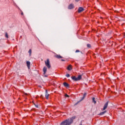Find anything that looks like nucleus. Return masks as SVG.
I'll return each instance as SVG.
<instances>
[{
    "instance_id": "24",
    "label": "nucleus",
    "mask_w": 125,
    "mask_h": 125,
    "mask_svg": "<svg viewBox=\"0 0 125 125\" xmlns=\"http://www.w3.org/2000/svg\"><path fill=\"white\" fill-rule=\"evenodd\" d=\"M21 15H24V13H23V12L21 13Z\"/></svg>"
},
{
    "instance_id": "5",
    "label": "nucleus",
    "mask_w": 125,
    "mask_h": 125,
    "mask_svg": "<svg viewBox=\"0 0 125 125\" xmlns=\"http://www.w3.org/2000/svg\"><path fill=\"white\" fill-rule=\"evenodd\" d=\"M84 11V9L83 8L80 7L78 8V12L79 13H81V12H83V11Z\"/></svg>"
},
{
    "instance_id": "7",
    "label": "nucleus",
    "mask_w": 125,
    "mask_h": 125,
    "mask_svg": "<svg viewBox=\"0 0 125 125\" xmlns=\"http://www.w3.org/2000/svg\"><path fill=\"white\" fill-rule=\"evenodd\" d=\"M45 97H46V100H48L49 94L47 93V90L45 91Z\"/></svg>"
},
{
    "instance_id": "23",
    "label": "nucleus",
    "mask_w": 125,
    "mask_h": 125,
    "mask_svg": "<svg viewBox=\"0 0 125 125\" xmlns=\"http://www.w3.org/2000/svg\"><path fill=\"white\" fill-rule=\"evenodd\" d=\"M76 52H80V50H76Z\"/></svg>"
},
{
    "instance_id": "9",
    "label": "nucleus",
    "mask_w": 125,
    "mask_h": 125,
    "mask_svg": "<svg viewBox=\"0 0 125 125\" xmlns=\"http://www.w3.org/2000/svg\"><path fill=\"white\" fill-rule=\"evenodd\" d=\"M73 69V68L72 67V65L69 64L68 67H67V69L68 71H71L72 69Z\"/></svg>"
},
{
    "instance_id": "4",
    "label": "nucleus",
    "mask_w": 125,
    "mask_h": 125,
    "mask_svg": "<svg viewBox=\"0 0 125 125\" xmlns=\"http://www.w3.org/2000/svg\"><path fill=\"white\" fill-rule=\"evenodd\" d=\"M54 57L55 58H57L58 59H61L63 58V57L61 56L60 55L55 54L54 55Z\"/></svg>"
},
{
    "instance_id": "14",
    "label": "nucleus",
    "mask_w": 125,
    "mask_h": 125,
    "mask_svg": "<svg viewBox=\"0 0 125 125\" xmlns=\"http://www.w3.org/2000/svg\"><path fill=\"white\" fill-rule=\"evenodd\" d=\"M72 81H73V82H77V81H78L81 80L80 79H72Z\"/></svg>"
},
{
    "instance_id": "27",
    "label": "nucleus",
    "mask_w": 125,
    "mask_h": 125,
    "mask_svg": "<svg viewBox=\"0 0 125 125\" xmlns=\"http://www.w3.org/2000/svg\"><path fill=\"white\" fill-rule=\"evenodd\" d=\"M24 94H25V95H28V94L27 93H24Z\"/></svg>"
},
{
    "instance_id": "2",
    "label": "nucleus",
    "mask_w": 125,
    "mask_h": 125,
    "mask_svg": "<svg viewBox=\"0 0 125 125\" xmlns=\"http://www.w3.org/2000/svg\"><path fill=\"white\" fill-rule=\"evenodd\" d=\"M45 64L46 67L48 68V69H50V67H51V66L50 65V62H49V59H47L46 60V61H45Z\"/></svg>"
},
{
    "instance_id": "30",
    "label": "nucleus",
    "mask_w": 125,
    "mask_h": 125,
    "mask_svg": "<svg viewBox=\"0 0 125 125\" xmlns=\"http://www.w3.org/2000/svg\"><path fill=\"white\" fill-rule=\"evenodd\" d=\"M40 88H42V86H39Z\"/></svg>"
},
{
    "instance_id": "11",
    "label": "nucleus",
    "mask_w": 125,
    "mask_h": 125,
    "mask_svg": "<svg viewBox=\"0 0 125 125\" xmlns=\"http://www.w3.org/2000/svg\"><path fill=\"white\" fill-rule=\"evenodd\" d=\"M27 66L28 68V69H30V65H31V62H26Z\"/></svg>"
},
{
    "instance_id": "1",
    "label": "nucleus",
    "mask_w": 125,
    "mask_h": 125,
    "mask_svg": "<svg viewBox=\"0 0 125 125\" xmlns=\"http://www.w3.org/2000/svg\"><path fill=\"white\" fill-rule=\"evenodd\" d=\"M75 119V116L72 117L70 119H68L61 123V125H70L73 123V120Z\"/></svg>"
},
{
    "instance_id": "18",
    "label": "nucleus",
    "mask_w": 125,
    "mask_h": 125,
    "mask_svg": "<svg viewBox=\"0 0 125 125\" xmlns=\"http://www.w3.org/2000/svg\"><path fill=\"white\" fill-rule=\"evenodd\" d=\"M92 103H93L94 104H96V102L95 101V98H92Z\"/></svg>"
},
{
    "instance_id": "16",
    "label": "nucleus",
    "mask_w": 125,
    "mask_h": 125,
    "mask_svg": "<svg viewBox=\"0 0 125 125\" xmlns=\"http://www.w3.org/2000/svg\"><path fill=\"white\" fill-rule=\"evenodd\" d=\"M28 53H29V56H31L32 55V49H29Z\"/></svg>"
},
{
    "instance_id": "8",
    "label": "nucleus",
    "mask_w": 125,
    "mask_h": 125,
    "mask_svg": "<svg viewBox=\"0 0 125 125\" xmlns=\"http://www.w3.org/2000/svg\"><path fill=\"white\" fill-rule=\"evenodd\" d=\"M108 102H107L106 103L104 104V106L103 107V111H104L106 109L107 107L108 106Z\"/></svg>"
},
{
    "instance_id": "17",
    "label": "nucleus",
    "mask_w": 125,
    "mask_h": 125,
    "mask_svg": "<svg viewBox=\"0 0 125 125\" xmlns=\"http://www.w3.org/2000/svg\"><path fill=\"white\" fill-rule=\"evenodd\" d=\"M5 38H6V39H8V34L7 33V32L5 33Z\"/></svg>"
},
{
    "instance_id": "19",
    "label": "nucleus",
    "mask_w": 125,
    "mask_h": 125,
    "mask_svg": "<svg viewBox=\"0 0 125 125\" xmlns=\"http://www.w3.org/2000/svg\"><path fill=\"white\" fill-rule=\"evenodd\" d=\"M87 47H89V48L91 47V45H90V44H87Z\"/></svg>"
},
{
    "instance_id": "3",
    "label": "nucleus",
    "mask_w": 125,
    "mask_h": 125,
    "mask_svg": "<svg viewBox=\"0 0 125 125\" xmlns=\"http://www.w3.org/2000/svg\"><path fill=\"white\" fill-rule=\"evenodd\" d=\"M86 96V93H85L83 94V97L82 99H81V100H80V101L77 102V103H76V104H75V105H77V104H78L79 103H80L81 101H82L83 100V99L85 98V96Z\"/></svg>"
},
{
    "instance_id": "6",
    "label": "nucleus",
    "mask_w": 125,
    "mask_h": 125,
    "mask_svg": "<svg viewBox=\"0 0 125 125\" xmlns=\"http://www.w3.org/2000/svg\"><path fill=\"white\" fill-rule=\"evenodd\" d=\"M75 7L74 4H70L68 5V9H73Z\"/></svg>"
},
{
    "instance_id": "13",
    "label": "nucleus",
    "mask_w": 125,
    "mask_h": 125,
    "mask_svg": "<svg viewBox=\"0 0 125 125\" xmlns=\"http://www.w3.org/2000/svg\"><path fill=\"white\" fill-rule=\"evenodd\" d=\"M63 85H64V87H69V84H68L66 82L63 83Z\"/></svg>"
},
{
    "instance_id": "10",
    "label": "nucleus",
    "mask_w": 125,
    "mask_h": 125,
    "mask_svg": "<svg viewBox=\"0 0 125 125\" xmlns=\"http://www.w3.org/2000/svg\"><path fill=\"white\" fill-rule=\"evenodd\" d=\"M82 79V75H79L78 78H76V76L71 77V79Z\"/></svg>"
},
{
    "instance_id": "12",
    "label": "nucleus",
    "mask_w": 125,
    "mask_h": 125,
    "mask_svg": "<svg viewBox=\"0 0 125 125\" xmlns=\"http://www.w3.org/2000/svg\"><path fill=\"white\" fill-rule=\"evenodd\" d=\"M47 70V68H46V67H44V68H43V71L44 74H45V73H46Z\"/></svg>"
},
{
    "instance_id": "15",
    "label": "nucleus",
    "mask_w": 125,
    "mask_h": 125,
    "mask_svg": "<svg viewBox=\"0 0 125 125\" xmlns=\"http://www.w3.org/2000/svg\"><path fill=\"white\" fill-rule=\"evenodd\" d=\"M106 113V111H104L103 112H102L101 113H100V115H104L105 113Z\"/></svg>"
},
{
    "instance_id": "26",
    "label": "nucleus",
    "mask_w": 125,
    "mask_h": 125,
    "mask_svg": "<svg viewBox=\"0 0 125 125\" xmlns=\"http://www.w3.org/2000/svg\"><path fill=\"white\" fill-rule=\"evenodd\" d=\"M61 61H65V60H63V59H62V60H61Z\"/></svg>"
},
{
    "instance_id": "21",
    "label": "nucleus",
    "mask_w": 125,
    "mask_h": 125,
    "mask_svg": "<svg viewBox=\"0 0 125 125\" xmlns=\"http://www.w3.org/2000/svg\"><path fill=\"white\" fill-rule=\"evenodd\" d=\"M34 106H35V107H36V108H38V104H34Z\"/></svg>"
},
{
    "instance_id": "25",
    "label": "nucleus",
    "mask_w": 125,
    "mask_h": 125,
    "mask_svg": "<svg viewBox=\"0 0 125 125\" xmlns=\"http://www.w3.org/2000/svg\"><path fill=\"white\" fill-rule=\"evenodd\" d=\"M80 125H82V122H80Z\"/></svg>"
},
{
    "instance_id": "28",
    "label": "nucleus",
    "mask_w": 125,
    "mask_h": 125,
    "mask_svg": "<svg viewBox=\"0 0 125 125\" xmlns=\"http://www.w3.org/2000/svg\"><path fill=\"white\" fill-rule=\"evenodd\" d=\"M76 1H79L80 0H75Z\"/></svg>"
},
{
    "instance_id": "29",
    "label": "nucleus",
    "mask_w": 125,
    "mask_h": 125,
    "mask_svg": "<svg viewBox=\"0 0 125 125\" xmlns=\"http://www.w3.org/2000/svg\"><path fill=\"white\" fill-rule=\"evenodd\" d=\"M124 36L125 37V33H124Z\"/></svg>"
},
{
    "instance_id": "20",
    "label": "nucleus",
    "mask_w": 125,
    "mask_h": 125,
    "mask_svg": "<svg viewBox=\"0 0 125 125\" xmlns=\"http://www.w3.org/2000/svg\"><path fill=\"white\" fill-rule=\"evenodd\" d=\"M65 76H66V77L67 78H69V77H70V74H67Z\"/></svg>"
},
{
    "instance_id": "22",
    "label": "nucleus",
    "mask_w": 125,
    "mask_h": 125,
    "mask_svg": "<svg viewBox=\"0 0 125 125\" xmlns=\"http://www.w3.org/2000/svg\"><path fill=\"white\" fill-rule=\"evenodd\" d=\"M65 97L69 98V96L68 95H67V94H66V95H65Z\"/></svg>"
}]
</instances>
